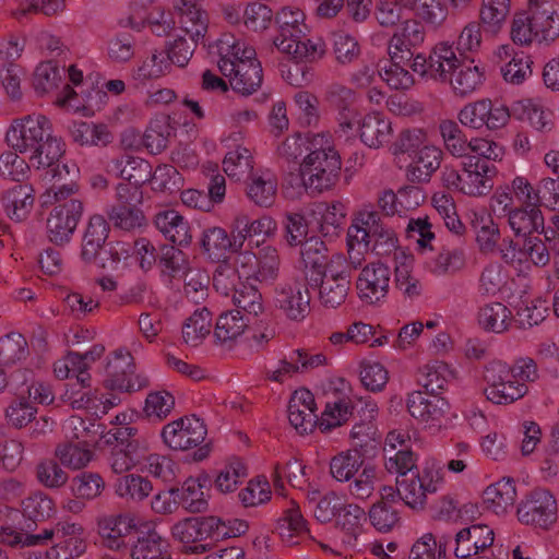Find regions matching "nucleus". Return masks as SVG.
Instances as JSON below:
<instances>
[{
	"label": "nucleus",
	"mask_w": 559,
	"mask_h": 559,
	"mask_svg": "<svg viewBox=\"0 0 559 559\" xmlns=\"http://www.w3.org/2000/svg\"><path fill=\"white\" fill-rule=\"evenodd\" d=\"M212 317L206 308L197 309L183 323L182 338L191 346L199 345L211 332Z\"/></svg>",
	"instance_id": "864d4df0"
},
{
	"label": "nucleus",
	"mask_w": 559,
	"mask_h": 559,
	"mask_svg": "<svg viewBox=\"0 0 559 559\" xmlns=\"http://www.w3.org/2000/svg\"><path fill=\"white\" fill-rule=\"evenodd\" d=\"M428 143H430V141L427 130L423 128H408L400 132L391 146V151L395 156L407 154L411 157L415 151Z\"/></svg>",
	"instance_id": "338daca9"
},
{
	"label": "nucleus",
	"mask_w": 559,
	"mask_h": 559,
	"mask_svg": "<svg viewBox=\"0 0 559 559\" xmlns=\"http://www.w3.org/2000/svg\"><path fill=\"white\" fill-rule=\"evenodd\" d=\"M144 518L134 513L100 516L97 521L98 534L103 544L114 550L127 547L126 538L142 528Z\"/></svg>",
	"instance_id": "dca6fc26"
},
{
	"label": "nucleus",
	"mask_w": 559,
	"mask_h": 559,
	"mask_svg": "<svg viewBox=\"0 0 559 559\" xmlns=\"http://www.w3.org/2000/svg\"><path fill=\"white\" fill-rule=\"evenodd\" d=\"M288 420L300 435L313 429L317 421L316 403L309 390L298 389L293 393L288 404Z\"/></svg>",
	"instance_id": "393cba45"
},
{
	"label": "nucleus",
	"mask_w": 559,
	"mask_h": 559,
	"mask_svg": "<svg viewBox=\"0 0 559 559\" xmlns=\"http://www.w3.org/2000/svg\"><path fill=\"white\" fill-rule=\"evenodd\" d=\"M174 9L179 14L180 29L198 44L207 32L209 15L202 8V0H175Z\"/></svg>",
	"instance_id": "4be33fe9"
},
{
	"label": "nucleus",
	"mask_w": 559,
	"mask_h": 559,
	"mask_svg": "<svg viewBox=\"0 0 559 559\" xmlns=\"http://www.w3.org/2000/svg\"><path fill=\"white\" fill-rule=\"evenodd\" d=\"M64 437L70 440H78L85 445H94L103 438L104 429L102 425L90 421L88 424L79 416L69 417L62 426Z\"/></svg>",
	"instance_id": "8fccbe9b"
},
{
	"label": "nucleus",
	"mask_w": 559,
	"mask_h": 559,
	"mask_svg": "<svg viewBox=\"0 0 559 559\" xmlns=\"http://www.w3.org/2000/svg\"><path fill=\"white\" fill-rule=\"evenodd\" d=\"M516 490L512 478L501 480L488 486L483 493V501L487 510L502 515L513 508Z\"/></svg>",
	"instance_id": "f704fd0d"
},
{
	"label": "nucleus",
	"mask_w": 559,
	"mask_h": 559,
	"mask_svg": "<svg viewBox=\"0 0 559 559\" xmlns=\"http://www.w3.org/2000/svg\"><path fill=\"white\" fill-rule=\"evenodd\" d=\"M364 455L357 449L338 452L330 460V474L338 483L350 481L364 468Z\"/></svg>",
	"instance_id": "58836bf2"
},
{
	"label": "nucleus",
	"mask_w": 559,
	"mask_h": 559,
	"mask_svg": "<svg viewBox=\"0 0 559 559\" xmlns=\"http://www.w3.org/2000/svg\"><path fill=\"white\" fill-rule=\"evenodd\" d=\"M213 48L221 73L236 92L250 95L260 87L262 68L251 46L233 34H224Z\"/></svg>",
	"instance_id": "7ed1b4c3"
},
{
	"label": "nucleus",
	"mask_w": 559,
	"mask_h": 559,
	"mask_svg": "<svg viewBox=\"0 0 559 559\" xmlns=\"http://www.w3.org/2000/svg\"><path fill=\"white\" fill-rule=\"evenodd\" d=\"M257 251L252 248L239 251L235 259V272L238 278L253 280L259 283H273L281 267V255L277 247L260 245L257 241Z\"/></svg>",
	"instance_id": "6e6552de"
},
{
	"label": "nucleus",
	"mask_w": 559,
	"mask_h": 559,
	"mask_svg": "<svg viewBox=\"0 0 559 559\" xmlns=\"http://www.w3.org/2000/svg\"><path fill=\"white\" fill-rule=\"evenodd\" d=\"M484 80L483 69L475 64L474 60L464 59L450 75L448 82L455 95L465 97L476 92L483 85Z\"/></svg>",
	"instance_id": "72a5a7b5"
},
{
	"label": "nucleus",
	"mask_w": 559,
	"mask_h": 559,
	"mask_svg": "<svg viewBox=\"0 0 559 559\" xmlns=\"http://www.w3.org/2000/svg\"><path fill=\"white\" fill-rule=\"evenodd\" d=\"M466 262L465 251L461 248L442 249L426 264L427 271L438 277L452 275L461 271Z\"/></svg>",
	"instance_id": "3c124183"
},
{
	"label": "nucleus",
	"mask_w": 559,
	"mask_h": 559,
	"mask_svg": "<svg viewBox=\"0 0 559 559\" xmlns=\"http://www.w3.org/2000/svg\"><path fill=\"white\" fill-rule=\"evenodd\" d=\"M201 245L204 252L213 260H221L229 251H239L231 236L222 227H210L202 234Z\"/></svg>",
	"instance_id": "de8ad7c7"
},
{
	"label": "nucleus",
	"mask_w": 559,
	"mask_h": 559,
	"mask_svg": "<svg viewBox=\"0 0 559 559\" xmlns=\"http://www.w3.org/2000/svg\"><path fill=\"white\" fill-rule=\"evenodd\" d=\"M238 278L235 270L228 264L217 266L213 283L217 292L230 296L235 306L249 314L258 316L263 312L264 306L261 293L257 287L248 285Z\"/></svg>",
	"instance_id": "9d476101"
},
{
	"label": "nucleus",
	"mask_w": 559,
	"mask_h": 559,
	"mask_svg": "<svg viewBox=\"0 0 559 559\" xmlns=\"http://www.w3.org/2000/svg\"><path fill=\"white\" fill-rule=\"evenodd\" d=\"M496 167L476 156H466L461 165V173L453 166H444L441 181L449 190L467 197H484L493 187Z\"/></svg>",
	"instance_id": "423d86ee"
},
{
	"label": "nucleus",
	"mask_w": 559,
	"mask_h": 559,
	"mask_svg": "<svg viewBox=\"0 0 559 559\" xmlns=\"http://www.w3.org/2000/svg\"><path fill=\"white\" fill-rule=\"evenodd\" d=\"M394 284L403 296L411 299L423 292V284L414 273V257L402 250L395 253Z\"/></svg>",
	"instance_id": "c756f323"
},
{
	"label": "nucleus",
	"mask_w": 559,
	"mask_h": 559,
	"mask_svg": "<svg viewBox=\"0 0 559 559\" xmlns=\"http://www.w3.org/2000/svg\"><path fill=\"white\" fill-rule=\"evenodd\" d=\"M542 205L559 211V179H544L536 190L526 187V209Z\"/></svg>",
	"instance_id": "bf43d9fd"
},
{
	"label": "nucleus",
	"mask_w": 559,
	"mask_h": 559,
	"mask_svg": "<svg viewBox=\"0 0 559 559\" xmlns=\"http://www.w3.org/2000/svg\"><path fill=\"white\" fill-rule=\"evenodd\" d=\"M388 58L379 61V78L390 90L407 91L415 84L414 74L408 70L412 58L386 51Z\"/></svg>",
	"instance_id": "b1692460"
},
{
	"label": "nucleus",
	"mask_w": 559,
	"mask_h": 559,
	"mask_svg": "<svg viewBox=\"0 0 559 559\" xmlns=\"http://www.w3.org/2000/svg\"><path fill=\"white\" fill-rule=\"evenodd\" d=\"M426 37L425 27L416 19L405 20L390 38L386 51L412 58V50L418 48Z\"/></svg>",
	"instance_id": "c85d7f7f"
},
{
	"label": "nucleus",
	"mask_w": 559,
	"mask_h": 559,
	"mask_svg": "<svg viewBox=\"0 0 559 559\" xmlns=\"http://www.w3.org/2000/svg\"><path fill=\"white\" fill-rule=\"evenodd\" d=\"M22 512L31 521H44L55 513V502L48 495L37 491L22 501Z\"/></svg>",
	"instance_id": "774afa93"
},
{
	"label": "nucleus",
	"mask_w": 559,
	"mask_h": 559,
	"mask_svg": "<svg viewBox=\"0 0 559 559\" xmlns=\"http://www.w3.org/2000/svg\"><path fill=\"white\" fill-rule=\"evenodd\" d=\"M559 36V8L555 0H526V41H549Z\"/></svg>",
	"instance_id": "4468645a"
},
{
	"label": "nucleus",
	"mask_w": 559,
	"mask_h": 559,
	"mask_svg": "<svg viewBox=\"0 0 559 559\" xmlns=\"http://www.w3.org/2000/svg\"><path fill=\"white\" fill-rule=\"evenodd\" d=\"M274 302L287 318L302 320L310 309V295L302 283H285L276 288Z\"/></svg>",
	"instance_id": "412c9836"
},
{
	"label": "nucleus",
	"mask_w": 559,
	"mask_h": 559,
	"mask_svg": "<svg viewBox=\"0 0 559 559\" xmlns=\"http://www.w3.org/2000/svg\"><path fill=\"white\" fill-rule=\"evenodd\" d=\"M341 168V156L331 134H312L309 152L299 165L300 187L318 193L328 191L337 182Z\"/></svg>",
	"instance_id": "20e7f679"
},
{
	"label": "nucleus",
	"mask_w": 559,
	"mask_h": 559,
	"mask_svg": "<svg viewBox=\"0 0 559 559\" xmlns=\"http://www.w3.org/2000/svg\"><path fill=\"white\" fill-rule=\"evenodd\" d=\"M415 475L429 495L442 490L445 485L443 466L432 457L425 459Z\"/></svg>",
	"instance_id": "69168bd1"
},
{
	"label": "nucleus",
	"mask_w": 559,
	"mask_h": 559,
	"mask_svg": "<svg viewBox=\"0 0 559 559\" xmlns=\"http://www.w3.org/2000/svg\"><path fill=\"white\" fill-rule=\"evenodd\" d=\"M36 478L48 489H59L68 483L69 474L56 457L46 459L37 464Z\"/></svg>",
	"instance_id": "0e129e2a"
},
{
	"label": "nucleus",
	"mask_w": 559,
	"mask_h": 559,
	"mask_svg": "<svg viewBox=\"0 0 559 559\" xmlns=\"http://www.w3.org/2000/svg\"><path fill=\"white\" fill-rule=\"evenodd\" d=\"M277 194V179L269 170L253 174L247 187L248 198L260 207L274 204Z\"/></svg>",
	"instance_id": "e433bc0d"
},
{
	"label": "nucleus",
	"mask_w": 559,
	"mask_h": 559,
	"mask_svg": "<svg viewBox=\"0 0 559 559\" xmlns=\"http://www.w3.org/2000/svg\"><path fill=\"white\" fill-rule=\"evenodd\" d=\"M337 121L341 134L357 135L369 148L383 147L393 134L391 119L380 110L361 115L355 109L344 108L340 111Z\"/></svg>",
	"instance_id": "0eeeda50"
},
{
	"label": "nucleus",
	"mask_w": 559,
	"mask_h": 559,
	"mask_svg": "<svg viewBox=\"0 0 559 559\" xmlns=\"http://www.w3.org/2000/svg\"><path fill=\"white\" fill-rule=\"evenodd\" d=\"M44 544L55 540L56 545L63 549L64 559L80 557L86 550L84 528L73 522H59L51 530L43 532Z\"/></svg>",
	"instance_id": "5701e85b"
},
{
	"label": "nucleus",
	"mask_w": 559,
	"mask_h": 559,
	"mask_svg": "<svg viewBox=\"0 0 559 559\" xmlns=\"http://www.w3.org/2000/svg\"><path fill=\"white\" fill-rule=\"evenodd\" d=\"M495 542V532L485 524H474L457 532L454 555L460 559H468L487 554Z\"/></svg>",
	"instance_id": "aec40b11"
},
{
	"label": "nucleus",
	"mask_w": 559,
	"mask_h": 559,
	"mask_svg": "<svg viewBox=\"0 0 559 559\" xmlns=\"http://www.w3.org/2000/svg\"><path fill=\"white\" fill-rule=\"evenodd\" d=\"M380 216L371 206H364L355 216L353 224L349 226L347 236L359 248L369 250L374 234L381 226Z\"/></svg>",
	"instance_id": "c9c22d12"
},
{
	"label": "nucleus",
	"mask_w": 559,
	"mask_h": 559,
	"mask_svg": "<svg viewBox=\"0 0 559 559\" xmlns=\"http://www.w3.org/2000/svg\"><path fill=\"white\" fill-rule=\"evenodd\" d=\"M154 225L165 238L179 246L191 241L188 221L175 210H162L154 217Z\"/></svg>",
	"instance_id": "2f4dec72"
},
{
	"label": "nucleus",
	"mask_w": 559,
	"mask_h": 559,
	"mask_svg": "<svg viewBox=\"0 0 559 559\" xmlns=\"http://www.w3.org/2000/svg\"><path fill=\"white\" fill-rule=\"evenodd\" d=\"M305 21L304 11L295 5L283 7L275 16L278 35L274 38V46L297 62L320 59L325 52L320 38H301L308 32Z\"/></svg>",
	"instance_id": "39448f33"
},
{
	"label": "nucleus",
	"mask_w": 559,
	"mask_h": 559,
	"mask_svg": "<svg viewBox=\"0 0 559 559\" xmlns=\"http://www.w3.org/2000/svg\"><path fill=\"white\" fill-rule=\"evenodd\" d=\"M307 216L324 237H337L344 226L346 206L341 201L317 202L307 207Z\"/></svg>",
	"instance_id": "6ab92c4d"
},
{
	"label": "nucleus",
	"mask_w": 559,
	"mask_h": 559,
	"mask_svg": "<svg viewBox=\"0 0 559 559\" xmlns=\"http://www.w3.org/2000/svg\"><path fill=\"white\" fill-rule=\"evenodd\" d=\"M212 515L203 518H185L170 527V535L174 540L182 544L187 551L203 554L206 546L201 544L206 539L213 540Z\"/></svg>",
	"instance_id": "a211bd4d"
},
{
	"label": "nucleus",
	"mask_w": 559,
	"mask_h": 559,
	"mask_svg": "<svg viewBox=\"0 0 559 559\" xmlns=\"http://www.w3.org/2000/svg\"><path fill=\"white\" fill-rule=\"evenodd\" d=\"M207 435L204 423L195 416H185L164 426L160 437L166 447L187 451L201 445Z\"/></svg>",
	"instance_id": "2eb2a0df"
},
{
	"label": "nucleus",
	"mask_w": 559,
	"mask_h": 559,
	"mask_svg": "<svg viewBox=\"0 0 559 559\" xmlns=\"http://www.w3.org/2000/svg\"><path fill=\"white\" fill-rule=\"evenodd\" d=\"M247 326L248 323L240 312L230 310L217 318L214 337L219 344L230 347L243 335Z\"/></svg>",
	"instance_id": "a19ab883"
},
{
	"label": "nucleus",
	"mask_w": 559,
	"mask_h": 559,
	"mask_svg": "<svg viewBox=\"0 0 559 559\" xmlns=\"http://www.w3.org/2000/svg\"><path fill=\"white\" fill-rule=\"evenodd\" d=\"M55 457L72 471L85 468L94 459L92 445L82 442L67 441L55 449Z\"/></svg>",
	"instance_id": "37998d69"
},
{
	"label": "nucleus",
	"mask_w": 559,
	"mask_h": 559,
	"mask_svg": "<svg viewBox=\"0 0 559 559\" xmlns=\"http://www.w3.org/2000/svg\"><path fill=\"white\" fill-rule=\"evenodd\" d=\"M465 58L457 57L453 46L449 41L436 44L429 53L430 78L440 82H448L450 75L463 62Z\"/></svg>",
	"instance_id": "7c9ffc66"
},
{
	"label": "nucleus",
	"mask_w": 559,
	"mask_h": 559,
	"mask_svg": "<svg viewBox=\"0 0 559 559\" xmlns=\"http://www.w3.org/2000/svg\"><path fill=\"white\" fill-rule=\"evenodd\" d=\"M79 169L75 164H62L53 167L48 175L52 182L50 188L40 195L43 205L52 202H61L78 192L74 183ZM83 213V203L78 199H71L59 203L50 211L46 222V233L49 240L56 245L70 241Z\"/></svg>",
	"instance_id": "f257e3e1"
},
{
	"label": "nucleus",
	"mask_w": 559,
	"mask_h": 559,
	"mask_svg": "<svg viewBox=\"0 0 559 559\" xmlns=\"http://www.w3.org/2000/svg\"><path fill=\"white\" fill-rule=\"evenodd\" d=\"M94 260L102 269L121 271L131 263L132 245L127 242L110 243L103 251H98V254Z\"/></svg>",
	"instance_id": "6e6d98bb"
},
{
	"label": "nucleus",
	"mask_w": 559,
	"mask_h": 559,
	"mask_svg": "<svg viewBox=\"0 0 559 559\" xmlns=\"http://www.w3.org/2000/svg\"><path fill=\"white\" fill-rule=\"evenodd\" d=\"M420 382L427 391L435 393L445 388L454 377L452 368L444 361L433 360L419 369Z\"/></svg>",
	"instance_id": "13d9d810"
},
{
	"label": "nucleus",
	"mask_w": 559,
	"mask_h": 559,
	"mask_svg": "<svg viewBox=\"0 0 559 559\" xmlns=\"http://www.w3.org/2000/svg\"><path fill=\"white\" fill-rule=\"evenodd\" d=\"M524 179L516 177L511 186L500 187L491 198V207L498 213H508L509 210L523 206Z\"/></svg>",
	"instance_id": "4d7b16f0"
},
{
	"label": "nucleus",
	"mask_w": 559,
	"mask_h": 559,
	"mask_svg": "<svg viewBox=\"0 0 559 559\" xmlns=\"http://www.w3.org/2000/svg\"><path fill=\"white\" fill-rule=\"evenodd\" d=\"M253 168V159L250 151L243 146H237L229 151L223 160L225 174L235 181L247 177Z\"/></svg>",
	"instance_id": "052dcab7"
},
{
	"label": "nucleus",
	"mask_w": 559,
	"mask_h": 559,
	"mask_svg": "<svg viewBox=\"0 0 559 559\" xmlns=\"http://www.w3.org/2000/svg\"><path fill=\"white\" fill-rule=\"evenodd\" d=\"M152 491V481L139 474L123 475L115 483L116 495L133 502L143 501Z\"/></svg>",
	"instance_id": "603ef678"
},
{
	"label": "nucleus",
	"mask_w": 559,
	"mask_h": 559,
	"mask_svg": "<svg viewBox=\"0 0 559 559\" xmlns=\"http://www.w3.org/2000/svg\"><path fill=\"white\" fill-rule=\"evenodd\" d=\"M513 321L511 310L501 302H489L480 308L478 323L487 332L503 333Z\"/></svg>",
	"instance_id": "49530a36"
},
{
	"label": "nucleus",
	"mask_w": 559,
	"mask_h": 559,
	"mask_svg": "<svg viewBox=\"0 0 559 559\" xmlns=\"http://www.w3.org/2000/svg\"><path fill=\"white\" fill-rule=\"evenodd\" d=\"M407 411L425 429L437 432L451 424L449 402L439 394L414 391L406 400Z\"/></svg>",
	"instance_id": "9b49d317"
},
{
	"label": "nucleus",
	"mask_w": 559,
	"mask_h": 559,
	"mask_svg": "<svg viewBox=\"0 0 559 559\" xmlns=\"http://www.w3.org/2000/svg\"><path fill=\"white\" fill-rule=\"evenodd\" d=\"M152 166L140 157H121L107 166L109 173H115L126 181L144 185L151 178Z\"/></svg>",
	"instance_id": "79ce46f5"
},
{
	"label": "nucleus",
	"mask_w": 559,
	"mask_h": 559,
	"mask_svg": "<svg viewBox=\"0 0 559 559\" xmlns=\"http://www.w3.org/2000/svg\"><path fill=\"white\" fill-rule=\"evenodd\" d=\"M496 56L501 62L500 72L506 83L521 85L524 82V51L512 45H502Z\"/></svg>",
	"instance_id": "ea45409f"
},
{
	"label": "nucleus",
	"mask_w": 559,
	"mask_h": 559,
	"mask_svg": "<svg viewBox=\"0 0 559 559\" xmlns=\"http://www.w3.org/2000/svg\"><path fill=\"white\" fill-rule=\"evenodd\" d=\"M350 275L346 257L333 253L326 262L319 284V300L325 308L335 309L341 306L349 292Z\"/></svg>",
	"instance_id": "ddd939ff"
},
{
	"label": "nucleus",
	"mask_w": 559,
	"mask_h": 559,
	"mask_svg": "<svg viewBox=\"0 0 559 559\" xmlns=\"http://www.w3.org/2000/svg\"><path fill=\"white\" fill-rule=\"evenodd\" d=\"M528 521L538 527L547 528L557 520V503L547 490H536L526 502Z\"/></svg>",
	"instance_id": "473e14b6"
},
{
	"label": "nucleus",
	"mask_w": 559,
	"mask_h": 559,
	"mask_svg": "<svg viewBox=\"0 0 559 559\" xmlns=\"http://www.w3.org/2000/svg\"><path fill=\"white\" fill-rule=\"evenodd\" d=\"M476 235V243L484 254H492L497 251L500 233L491 216L483 212H474L471 219Z\"/></svg>",
	"instance_id": "4c0bfd02"
},
{
	"label": "nucleus",
	"mask_w": 559,
	"mask_h": 559,
	"mask_svg": "<svg viewBox=\"0 0 559 559\" xmlns=\"http://www.w3.org/2000/svg\"><path fill=\"white\" fill-rule=\"evenodd\" d=\"M277 531L284 543L295 545L297 538L307 532V522L299 507L292 501L277 522Z\"/></svg>",
	"instance_id": "09e8293b"
},
{
	"label": "nucleus",
	"mask_w": 559,
	"mask_h": 559,
	"mask_svg": "<svg viewBox=\"0 0 559 559\" xmlns=\"http://www.w3.org/2000/svg\"><path fill=\"white\" fill-rule=\"evenodd\" d=\"M248 477V468L240 459L229 460L218 472L213 480L216 491L222 495L235 492Z\"/></svg>",
	"instance_id": "c03bdc74"
},
{
	"label": "nucleus",
	"mask_w": 559,
	"mask_h": 559,
	"mask_svg": "<svg viewBox=\"0 0 559 559\" xmlns=\"http://www.w3.org/2000/svg\"><path fill=\"white\" fill-rule=\"evenodd\" d=\"M407 166V177L414 182H427L430 180L442 162L443 151L433 143L425 144L411 155Z\"/></svg>",
	"instance_id": "bb28decb"
},
{
	"label": "nucleus",
	"mask_w": 559,
	"mask_h": 559,
	"mask_svg": "<svg viewBox=\"0 0 559 559\" xmlns=\"http://www.w3.org/2000/svg\"><path fill=\"white\" fill-rule=\"evenodd\" d=\"M1 206L5 215L15 223L25 222L34 210L35 190L31 185H16L4 191Z\"/></svg>",
	"instance_id": "a878e982"
},
{
	"label": "nucleus",
	"mask_w": 559,
	"mask_h": 559,
	"mask_svg": "<svg viewBox=\"0 0 559 559\" xmlns=\"http://www.w3.org/2000/svg\"><path fill=\"white\" fill-rule=\"evenodd\" d=\"M64 69L53 61L40 62L34 72L33 85L37 94L44 95L57 90L62 82Z\"/></svg>",
	"instance_id": "680f3d73"
},
{
	"label": "nucleus",
	"mask_w": 559,
	"mask_h": 559,
	"mask_svg": "<svg viewBox=\"0 0 559 559\" xmlns=\"http://www.w3.org/2000/svg\"><path fill=\"white\" fill-rule=\"evenodd\" d=\"M71 135L80 145H106L112 139L106 126L83 121L72 124Z\"/></svg>",
	"instance_id": "e2e57ef3"
},
{
	"label": "nucleus",
	"mask_w": 559,
	"mask_h": 559,
	"mask_svg": "<svg viewBox=\"0 0 559 559\" xmlns=\"http://www.w3.org/2000/svg\"><path fill=\"white\" fill-rule=\"evenodd\" d=\"M7 141L36 169L52 167L64 153L63 142L52 135L50 121L39 114L14 120Z\"/></svg>",
	"instance_id": "f03ea898"
},
{
	"label": "nucleus",
	"mask_w": 559,
	"mask_h": 559,
	"mask_svg": "<svg viewBox=\"0 0 559 559\" xmlns=\"http://www.w3.org/2000/svg\"><path fill=\"white\" fill-rule=\"evenodd\" d=\"M460 123L474 131H497L510 119L509 108L490 98H480L465 104L457 114Z\"/></svg>",
	"instance_id": "f8f14e48"
},
{
	"label": "nucleus",
	"mask_w": 559,
	"mask_h": 559,
	"mask_svg": "<svg viewBox=\"0 0 559 559\" xmlns=\"http://www.w3.org/2000/svg\"><path fill=\"white\" fill-rule=\"evenodd\" d=\"M209 478L205 474L188 477L177 489L179 504L191 513H201L207 510L210 493L205 489Z\"/></svg>",
	"instance_id": "cd10ccee"
},
{
	"label": "nucleus",
	"mask_w": 559,
	"mask_h": 559,
	"mask_svg": "<svg viewBox=\"0 0 559 559\" xmlns=\"http://www.w3.org/2000/svg\"><path fill=\"white\" fill-rule=\"evenodd\" d=\"M69 489L74 498L91 501L102 495L105 481L98 473L83 472L71 479Z\"/></svg>",
	"instance_id": "5fc2aeb1"
},
{
	"label": "nucleus",
	"mask_w": 559,
	"mask_h": 559,
	"mask_svg": "<svg viewBox=\"0 0 559 559\" xmlns=\"http://www.w3.org/2000/svg\"><path fill=\"white\" fill-rule=\"evenodd\" d=\"M485 395L493 404H510L523 396L524 367H508L503 362L490 364L484 374Z\"/></svg>",
	"instance_id": "1a4fd4ad"
},
{
	"label": "nucleus",
	"mask_w": 559,
	"mask_h": 559,
	"mask_svg": "<svg viewBox=\"0 0 559 559\" xmlns=\"http://www.w3.org/2000/svg\"><path fill=\"white\" fill-rule=\"evenodd\" d=\"M390 269L381 262L365 265L356 278L358 298L367 305L382 301L389 292Z\"/></svg>",
	"instance_id": "f3484780"
},
{
	"label": "nucleus",
	"mask_w": 559,
	"mask_h": 559,
	"mask_svg": "<svg viewBox=\"0 0 559 559\" xmlns=\"http://www.w3.org/2000/svg\"><path fill=\"white\" fill-rule=\"evenodd\" d=\"M108 224L102 215H94L90 218L81 251V258L85 262L96 259L98 251L108 237Z\"/></svg>",
	"instance_id": "a18cd8bd"
}]
</instances>
